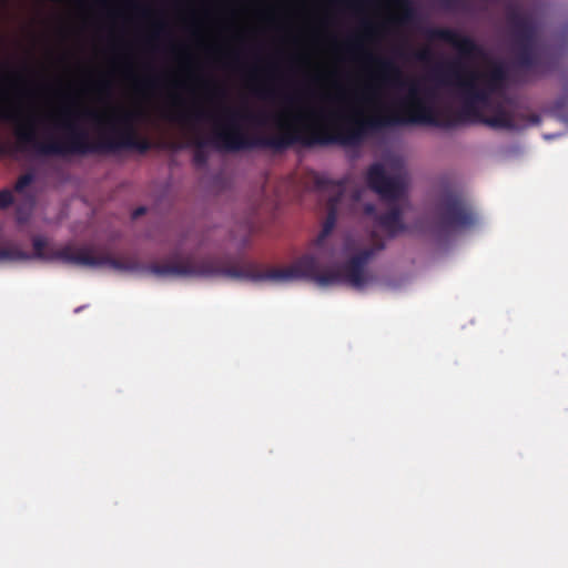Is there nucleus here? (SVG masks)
<instances>
[{"label": "nucleus", "instance_id": "f257e3e1", "mask_svg": "<svg viewBox=\"0 0 568 568\" xmlns=\"http://www.w3.org/2000/svg\"><path fill=\"white\" fill-rule=\"evenodd\" d=\"M379 241L374 247L364 248L341 266L322 270L317 257L304 254L290 266L262 268L252 262H232L221 257H182L143 267L158 277H224L251 282L313 281L321 286L347 284L362 288L367 283L366 265L377 251L384 250Z\"/></svg>", "mask_w": 568, "mask_h": 568}, {"label": "nucleus", "instance_id": "f03ea898", "mask_svg": "<svg viewBox=\"0 0 568 568\" xmlns=\"http://www.w3.org/2000/svg\"><path fill=\"white\" fill-rule=\"evenodd\" d=\"M172 120L189 124L191 122H200L211 120L213 130L210 140H205L200 135H195L191 140V144L196 148L193 161L196 165H205L207 155L204 148L210 143L213 146L231 152H237L252 149H273L275 151H284L290 146L300 143L305 146L326 145L332 143L344 142L338 138L346 130V118L338 124L333 134H328L323 130H314L310 134H302L298 130L286 129L277 135L271 136H251L242 126L243 121L264 123L265 115H255L247 110L235 109L231 106H222L217 114H213L203 109H195L190 112H180L171 116Z\"/></svg>", "mask_w": 568, "mask_h": 568}, {"label": "nucleus", "instance_id": "7ed1b4c3", "mask_svg": "<svg viewBox=\"0 0 568 568\" xmlns=\"http://www.w3.org/2000/svg\"><path fill=\"white\" fill-rule=\"evenodd\" d=\"M403 103L409 106L410 112L407 116L397 112H378L369 116L359 114L346 116V130L338 138L344 145L355 146L363 142L369 131L407 123L428 124L443 129L455 128L464 123H480L493 129H516L511 114L501 106H498L490 116L483 114L481 104L471 102L463 103L457 112L439 111L422 99L420 90L416 84L410 85L408 95Z\"/></svg>", "mask_w": 568, "mask_h": 568}, {"label": "nucleus", "instance_id": "20e7f679", "mask_svg": "<svg viewBox=\"0 0 568 568\" xmlns=\"http://www.w3.org/2000/svg\"><path fill=\"white\" fill-rule=\"evenodd\" d=\"M429 40H439L454 47L458 52V59L449 62L440 69L444 82H454L460 91L463 103L471 102L487 106L490 97L505 80V71L501 67L493 68L488 73L480 74L469 70L465 62L483 58L485 52L474 39L463 36L449 28H430L426 32Z\"/></svg>", "mask_w": 568, "mask_h": 568}, {"label": "nucleus", "instance_id": "39448f33", "mask_svg": "<svg viewBox=\"0 0 568 568\" xmlns=\"http://www.w3.org/2000/svg\"><path fill=\"white\" fill-rule=\"evenodd\" d=\"M78 113L70 108H62L53 118V128L61 131V136L49 135L40 140L36 130V118L29 115L14 130L16 151L32 152L39 156L87 155L108 153V135H101L98 141H90L87 130L77 123Z\"/></svg>", "mask_w": 568, "mask_h": 568}, {"label": "nucleus", "instance_id": "423d86ee", "mask_svg": "<svg viewBox=\"0 0 568 568\" xmlns=\"http://www.w3.org/2000/svg\"><path fill=\"white\" fill-rule=\"evenodd\" d=\"M33 253L23 251L17 244L0 246V262H17L38 258L45 262H60L81 267H110L123 272L142 270L134 258H115L109 254H95L93 247L69 243L57 247L43 236L32 239Z\"/></svg>", "mask_w": 568, "mask_h": 568}, {"label": "nucleus", "instance_id": "0eeeda50", "mask_svg": "<svg viewBox=\"0 0 568 568\" xmlns=\"http://www.w3.org/2000/svg\"><path fill=\"white\" fill-rule=\"evenodd\" d=\"M506 21L516 65L537 75L551 71L555 61L545 50L536 47L537 27L532 17L519 6L510 3L507 6Z\"/></svg>", "mask_w": 568, "mask_h": 568}, {"label": "nucleus", "instance_id": "6e6552de", "mask_svg": "<svg viewBox=\"0 0 568 568\" xmlns=\"http://www.w3.org/2000/svg\"><path fill=\"white\" fill-rule=\"evenodd\" d=\"M366 183L383 201L393 203L389 210L383 214H377L376 207L372 203L364 205L365 215L375 220L376 226L383 230L389 237L406 230L403 222V211L395 202L402 200L406 193L405 180L400 174L389 175L383 164H372L366 173Z\"/></svg>", "mask_w": 568, "mask_h": 568}, {"label": "nucleus", "instance_id": "1a4fd4ad", "mask_svg": "<svg viewBox=\"0 0 568 568\" xmlns=\"http://www.w3.org/2000/svg\"><path fill=\"white\" fill-rule=\"evenodd\" d=\"M436 226L449 233L471 227L477 216L467 199L457 191H447L438 200L435 207Z\"/></svg>", "mask_w": 568, "mask_h": 568}, {"label": "nucleus", "instance_id": "9d476101", "mask_svg": "<svg viewBox=\"0 0 568 568\" xmlns=\"http://www.w3.org/2000/svg\"><path fill=\"white\" fill-rule=\"evenodd\" d=\"M138 113L133 111L121 112L114 119L119 128H112V134L108 135V153L128 149L145 153L151 149V142L145 138H140L134 123Z\"/></svg>", "mask_w": 568, "mask_h": 568}, {"label": "nucleus", "instance_id": "9b49d317", "mask_svg": "<svg viewBox=\"0 0 568 568\" xmlns=\"http://www.w3.org/2000/svg\"><path fill=\"white\" fill-rule=\"evenodd\" d=\"M315 187L318 191H333L334 194L327 201V216L323 224V229L316 239V246L321 247L327 236L332 233L338 214V204L344 194V183L333 181L325 175L316 174L314 178Z\"/></svg>", "mask_w": 568, "mask_h": 568}, {"label": "nucleus", "instance_id": "f8f14e48", "mask_svg": "<svg viewBox=\"0 0 568 568\" xmlns=\"http://www.w3.org/2000/svg\"><path fill=\"white\" fill-rule=\"evenodd\" d=\"M379 68V79L387 85H402V71L397 64L390 59L377 58L373 59Z\"/></svg>", "mask_w": 568, "mask_h": 568}, {"label": "nucleus", "instance_id": "ddd939ff", "mask_svg": "<svg viewBox=\"0 0 568 568\" xmlns=\"http://www.w3.org/2000/svg\"><path fill=\"white\" fill-rule=\"evenodd\" d=\"M396 6L402 10V21H410L415 16V9L412 0H394Z\"/></svg>", "mask_w": 568, "mask_h": 568}, {"label": "nucleus", "instance_id": "4468645a", "mask_svg": "<svg viewBox=\"0 0 568 568\" xmlns=\"http://www.w3.org/2000/svg\"><path fill=\"white\" fill-rule=\"evenodd\" d=\"M13 203V195L10 190L0 191V210H7Z\"/></svg>", "mask_w": 568, "mask_h": 568}, {"label": "nucleus", "instance_id": "2eb2a0df", "mask_svg": "<svg viewBox=\"0 0 568 568\" xmlns=\"http://www.w3.org/2000/svg\"><path fill=\"white\" fill-rule=\"evenodd\" d=\"M378 98H379V92H378L377 88H375L373 85H367L365 88V92H364L365 102L375 103Z\"/></svg>", "mask_w": 568, "mask_h": 568}, {"label": "nucleus", "instance_id": "dca6fc26", "mask_svg": "<svg viewBox=\"0 0 568 568\" xmlns=\"http://www.w3.org/2000/svg\"><path fill=\"white\" fill-rule=\"evenodd\" d=\"M160 85L158 78H146L138 82V87L148 90H155Z\"/></svg>", "mask_w": 568, "mask_h": 568}, {"label": "nucleus", "instance_id": "f3484780", "mask_svg": "<svg viewBox=\"0 0 568 568\" xmlns=\"http://www.w3.org/2000/svg\"><path fill=\"white\" fill-rule=\"evenodd\" d=\"M256 94L263 99L265 98H273L274 91L271 89L260 88L256 90Z\"/></svg>", "mask_w": 568, "mask_h": 568}, {"label": "nucleus", "instance_id": "a211bd4d", "mask_svg": "<svg viewBox=\"0 0 568 568\" xmlns=\"http://www.w3.org/2000/svg\"><path fill=\"white\" fill-rule=\"evenodd\" d=\"M347 48L349 50H359V49H362V45H361V42L358 41V39H349L347 42Z\"/></svg>", "mask_w": 568, "mask_h": 568}, {"label": "nucleus", "instance_id": "6ab92c4d", "mask_svg": "<svg viewBox=\"0 0 568 568\" xmlns=\"http://www.w3.org/2000/svg\"><path fill=\"white\" fill-rule=\"evenodd\" d=\"M31 181V176L30 175H23L19 179L18 183H17V189H21L23 187L24 185L29 184Z\"/></svg>", "mask_w": 568, "mask_h": 568}, {"label": "nucleus", "instance_id": "aec40b11", "mask_svg": "<svg viewBox=\"0 0 568 568\" xmlns=\"http://www.w3.org/2000/svg\"><path fill=\"white\" fill-rule=\"evenodd\" d=\"M430 58V51L428 49L420 50L417 53V59L422 61H426Z\"/></svg>", "mask_w": 568, "mask_h": 568}, {"label": "nucleus", "instance_id": "412c9836", "mask_svg": "<svg viewBox=\"0 0 568 568\" xmlns=\"http://www.w3.org/2000/svg\"><path fill=\"white\" fill-rule=\"evenodd\" d=\"M463 0H442L446 8H454L458 6Z\"/></svg>", "mask_w": 568, "mask_h": 568}, {"label": "nucleus", "instance_id": "4be33fe9", "mask_svg": "<svg viewBox=\"0 0 568 568\" xmlns=\"http://www.w3.org/2000/svg\"><path fill=\"white\" fill-rule=\"evenodd\" d=\"M145 211L146 210L143 206H140V207L135 209L133 214H132L133 219H136V217L143 215L145 213Z\"/></svg>", "mask_w": 568, "mask_h": 568}, {"label": "nucleus", "instance_id": "5701e85b", "mask_svg": "<svg viewBox=\"0 0 568 568\" xmlns=\"http://www.w3.org/2000/svg\"><path fill=\"white\" fill-rule=\"evenodd\" d=\"M0 119L6 121H12L13 116L10 113L7 112H0Z\"/></svg>", "mask_w": 568, "mask_h": 568}, {"label": "nucleus", "instance_id": "b1692460", "mask_svg": "<svg viewBox=\"0 0 568 568\" xmlns=\"http://www.w3.org/2000/svg\"><path fill=\"white\" fill-rule=\"evenodd\" d=\"M364 29L367 33H372L374 31V27L368 22L364 23Z\"/></svg>", "mask_w": 568, "mask_h": 568}, {"label": "nucleus", "instance_id": "393cba45", "mask_svg": "<svg viewBox=\"0 0 568 568\" xmlns=\"http://www.w3.org/2000/svg\"><path fill=\"white\" fill-rule=\"evenodd\" d=\"M530 121H531V123H534V124H538V123L540 122V119H539V116H538V115H531V116H530Z\"/></svg>", "mask_w": 568, "mask_h": 568}, {"label": "nucleus", "instance_id": "a878e982", "mask_svg": "<svg viewBox=\"0 0 568 568\" xmlns=\"http://www.w3.org/2000/svg\"><path fill=\"white\" fill-rule=\"evenodd\" d=\"M99 88H100L101 90L108 89V88H109V83H108V82H105V81L100 82V83H99Z\"/></svg>", "mask_w": 568, "mask_h": 568}, {"label": "nucleus", "instance_id": "bb28decb", "mask_svg": "<svg viewBox=\"0 0 568 568\" xmlns=\"http://www.w3.org/2000/svg\"><path fill=\"white\" fill-rule=\"evenodd\" d=\"M87 115H90V116H92L94 119H100V115L98 113H95V112H91V111L87 112Z\"/></svg>", "mask_w": 568, "mask_h": 568}, {"label": "nucleus", "instance_id": "cd10ccee", "mask_svg": "<svg viewBox=\"0 0 568 568\" xmlns=\"http://www.w3.org/2000/svg\"><path fill=\"white\" fill-rule=\"evenodd\" d=\"M216 93H219V94H221V95H224V93H225V92H224V90L219 89V90L216 91Z\"/></svg>", "mask_w": 568, "mask_h": 568}, {"label": "nucleus", "instance_id": "c85d7f7f", "mask_svg": "<svg viewBox=\"0 0 568 568\" xmlns=\"http://www.w3.org/2000/svg\"><path fill=\"white\" fill-rule=\"evenodd\" d=\"M172 149H181L182 146L181 145H178V144H172L171 146Z\"/></svg>", "mask_w": 568, "mask_h": 568}, {"label": "nucleus", "instance_id": "c756f323", "mask_svg": "<svg viewBox=\"0 0 568 568\" xmlns=\"http://www.w3.org/2000/svg\"><path fill=\"white\" fill-rule=\"evenodd\" d=\"M4 149L3 148H0V153H4Z\"/></svg>", "mask_w": 568, "mask_h": 568}]
</instances>
